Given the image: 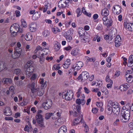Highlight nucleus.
Listing matches in <instances>:
<instances>
[{"label":"nucleus","instance_id":"obj_19","mask_svg":"<svg viewBox=\"0 0 133 133\" xmlns=\"http://www.w3.org/2000/svg\"><path fill=\"white\" fill-rule=\"evenodd\" d=\"M4 114L6 116H10L11 115L12 112L10 108L7 107L4 110Z\"/></svg>","mask_w":133,"mask_h":133},{"label":"nucleus","instance_id":"obj_18","mask_svg":"<svg viewBox=\"0 0 133 133\" xmlns=\"http://www.w3.org/2000/svg\"><path fill=\"white\" fill-rule=\"evenodd\" d=\"M79 50L78 48L73 49L71 51V54L73 56H76L79 54Z\"/></svg>","mask_w":133,"mask_h":133},{"label":"nucleus","instance_id":"obj_31","mask_svg":"<svg viewBox=\"0 0 133 133\" xmlns=\"http://www.w3.org/2000/svg\"><path fill=\"white\" fill-rule=\"evenodd\" d=\"M40 17L39 14L38 12H36L32 16V18L34 20H36L37 19Z\"/></svg>","mask_w":133,"mask_h":133},{"label":"nucleus","instance_id":"obj_15","mask_svg":"<svg viewBox=\"0 0 133 133\" xmlns=\"http://www.w3.org/2000/svg\"><path fill=\"white\" fill-rule=\"evenodd\" d=\"M30 31L31 32H34L37 29L36 24L35 23H32L29 25Z\"/></svg>","mask_w":133,"mask_h":133},{"label":"nucleus","instance_id":"obj_37","mask_svg":"<svg viewBox=\"0 0 133 133\" xmlns=\"http://www.w3.org/2000/svg\"><path fill=\"white\" fill-rule=\"evenodd\" d=\"M53 114L52 113H47L45 114V118L46 119H50Z\"/></svg>","mask_w":133,"mask_h":133},{"label":"nucleus","instance_id":"obj_53","mask_svg":"<svg viewBox=\"0 0 133 133\" xmlns=\"http://www.w3.org/2000/svg\"><path fill=\"white\" fill-rule=\"evenodd\" d=\"M21 70L19 69H16L14 70V73L16 75H18L20 73L21 74Z\"/></svg>","mask_w":133,"mask_h":133},{"label":"nucleus","instance_id":"obj_55","mask_svg":"<svg viewBox=\"0 0 133 133\" xmlns=\"http://www.w3.org/2000/svg\"><path fill=\"white\" fill-rule=\"evenodd\" d=\"M22 25L23 27H25L26 26V22L24 20H21Z\"/></svg>","mask_w":133,"mask_h":133},{"label":"nucleus","instance_id":"obj_44","mask_svg":"<svg viewBox=\"0 0 133 133\" xmlns=\"http://www.w3.org/2000/svg\"><path fill=\"white\" fill-rule=\"evenodd\" d=\"M37 76V75L35 74H33L30 78V80L32 81L35 80L36 79Z\"/></svg>","mask_w":133,"mask_h":133},{"label":"nucleus","instance_id":"obj_63","mask_svg":"<svg viewBox=\"0 0 133 133\" xmlns=\"http://www.w3.org/2000/svg\"><path fill=\"white\" fill-rule=\"evenodd\" d=\"M43 112L41 110H38L37 111V114L36 115H42L41 114H42Z\"/></svg>","mask_w":133,"mask_h":133},{"label":"nucleus","instance_id":"obj_47","mask_svg":"<svg viewBox=\"0 0 133 133\" xmlns=\"http://www.w3.org/2000/svg\"><path fill=\"white\" fill-rule=\"evenodd\" d=\"M76 66L79 67V68H81L83 65V63L82 62L79 61L76 64Z\"/></svg>","mask_w":133,"mask_h":133},{"label":"nucleus","instance_id":"obj_4","mask_svg":"<svg viewBox=\"0 0 133 133\" xmlns=\"http://www.w3.org/2000/svg\"><path fill=\"white\" fill-rule=\"evenodd\" d=\"M19 25L17 24H14L12 25L10 28V32L12 34V36H14L16 35L18 29Z\"/></svg>","mask_w":133,"mask_h":133},{"label":"nucleus","instance_id":"obj_51","mask_svg":"<svg viewBox=\"0 0 133 133\" xmlns=\"http://www.w3.org/2000/svg\"><path fill=\"white\" fill-rule=\"evenodd\" d=\"M32 72L28 71L27 70H26V73L27 77L28 78L30 76H31L32 74Z\"/></svg>","mask_w":133,"mask_h":133},{"label":"nucleus","instance_id":"obj_2","mask_svg":"<svg viewBox=\"0 0 133 133\" xmlns=\"http://www.w3.org/2000/svg\"><path fill=\"white\" fill-rule=\"evenodd\" d=\"M64 94H63L62 97L63 99L64 98L67 101H70L72 98L74 94L72 91L71 90H68L67 92Z\"/></svg>","mask_w":133,"mask_h":133},{"label":"nucleus","instance_id":"obj_29","mask_svg":"<svg viewBox=\"0 0 133 133\" xmlns=\"http://www.w3.org/2000/svg\"><path fill=\"white\" fill-rule=\"evenodd\" d=\"M64 36L67 41L68 42H70L72 39V37L69 34L65 33Z\"/></svg>","mask_w":133,"mask_h":133},{"label":"nucleus","instance_id":"obj_8","mask_svg":"<svg viewBox=\"0 0 133 133\" xmlns=\"http://www.w3.org/2000/svg\"><path fill=\"white\" fill-rule=\"evenodd\" d=\"M52 102L51 100H48L47 102L42 104V105L44 109L46 110L49 109L51 107Z\"/></svg>","mask_w":133,"mask_h":133},{"label":"nucleus","instance_id":"obj_56","mask_svg":"<svg viewBox=\"0 0 133 133\" xmlns=\"http://www.w3.org/2000/svg\"><path fill=\"white\" fill-rule=\"evenodd\" d=\"M60 68V66H56V65H54L52 69L54 70H58Z\"/></svg>","mask_w":133,"mask_h":133},{"label":"nucleus","instance_id":"obj_60","mask_svg":"<svg viewBox=\"0 0 133 133\" xmlns=\"http://www.w3.org/2000/svg\"><path fill=\"white\" fill-rule=\"evenodd\" d=\"M70 60L69 59H67L66 61H65L64 63L65 64L68 65L69 66L70 64Z\"/></svg>","mask_w":133,"mask_h":133},{"label":"nucleus","instance_id":"obj_30","mask_svg":"<svg viewBox=\"0 0 133 133\" xmlns=\"http://www.w3.org/2000/svg\"><path fill=\"white\" fill-rule=\"evenodd\" d=\"M54 48L56 51H58L60 48V45L58 42H56V43L54 45Z\"/></svg>","mask_w":133,"mask_h":133},{"label":"nucleus","instance_id":"obj_38","mask_svg":"<svg viewBox=\"0 0 133 133\" xmlns=\"http://www.w3.org/2000/svg\"><path fill=\"white\" fill-rule=\"evenodd\" d=\"M76 12L77 14V16L78 17L81 15L82 14V12L81 11V10L80 8H78L76 10Z\"/></svg>","mask_w":133,"mask_h":133},{"label":"nucleus","instance_id":"obj_12","mask_svg":"<svg viewBox=\"0 0 133 133\" xmlns=\"http://www.w3.org/2000/svg\"><path fill=\"white\" fill-rule=\"evenodd\" d=\"M8 66L5 62L3 61H0V72L4 69H8Z\"/></svg>","mask_w":133,"mask_h":133},{"label":"nucleus","instance_id":"obj_43","mask_svg":"<svg viewBox=\"0 0 133 133\" xmlns=\"http://www.w3.org/2000/svg\"><path fill=\"white\" fill-rule=\"evenodd\" d=\"M39 50H42V49L40 46L38 45L36 47V49L34 51V54H36Z\"/></svg>","mask_w":133,"mask_h":133},{"label":"nucleus","instance_id":"obj_62","mask_svg":"<svg viewBox=\"0 0 133 133\" xmlns=\"http://www.w3.org/2000/svg\"><path fill=\"white\" fill-rule=\"evenodd\" d=\"M97 109L95 108H93L92 110V112L94 114L96 113L97 112Z\"/></svg>","mask_w":133,"mask_h":133},{"label":"nucleus","instance_id":"obj_21","mask_svg":"<svg viewBox=\"0 0 133 133\" xmlns=\"http://www.w3.org/2000/svg\"><path fill=\"white\" fill-rule=\"evenodd\" d=\"M128 65L130 67L133 65V55H131L129 57Z\"/></svg>","mask_w":133,"mask_h":133},{"label":"nucleus","instance_id":"obj_5","mask_svg":"<svg viewBox=\"0 0 133 133\" xmlns=\"http://www.w3.org/2000/svg\"><path fill=\"white\" fill-rule=\"evenodd\" d=\"M36 118L38 125L41 127H44L43 119V118L42 115H36Z\"/></svg>","mask_w":133,"mask_h":133},{"label":"nucleus","instance_id":"obj_64","mask_svg":"<svg viewBox=\"0 0 133 133\" xmlns=\"http://www.w3.org/2000/svg\"><path fill=\"white\" fill-rule=\"evenodd\" d=\"M110 83L108 84L107 85V87L108 88H111L112 87V84L113 82L112 83L111 82H110Z\"/></svg>","mask_w":133,"mask_h":133},{"label":"nucleus","instance_id":"obj_42","mask_svg":"<svg viewBox=\"0 0 133 133\" xmlns=\"http://www.w3.org/2000/svg\"><path fill=\"white\" fill-rule=\"evenodd\" d=\"M25 68H26V70L28 71H30L32 72L34 70V68L32 66H30Z\"/></svg>","mask_w":133,"mask_h":133},{"label":"nucleus","instance_id":"obj_57","mask_svg":"<svg viewBox=\"0 0 133 133\" xmlns=\"http://www.w3.org/2000/svg\"><path fill=\"white\" fill-rule=\"evenodd\" d=\"M27 104V103L26 102L25 100L23 99V102L20 103V105L22 106H25Z\"/></svg>","mask_w":133,"mask_h":133},{"label":"nucleus","instance_id":"obj_48","mask_svg":"<svg viewBox=\"0 0 133 133\" xmlns=\"http://www.w3.org/2000/svg\"><path fill=\"white\" fill-rule=\"evenodd\" d=\"M74 32L73 30L72 29L70 28L69 30H68V31L65 33H66L67 34H69L70 35H72Z\"/></svg>","mask_w":133,"mask_h":133},{"label":"nucleus","instance_id":"obj_28","mask_svg":"<svg viewBox=\"0 0 133 133\" xmlns=\"http://www.w3.org/2000/svg\"><path fill=\"white\" fill-rule=\"evenodd\" d=\"M4 83L5 84H8L11 83L12 82V81L11 78H5L4 79Z\"/></svg>","mask_w":133,"mask_h":133},{"label":"nucleus","instance_id":"obj_41","mask_svg":"<svg viewBox=\"0 0 133 133\" xmlns=\"http://www.w3.org/2000/svg\"><path fill=\"white\" fill-rule=\"evenodd\" d=\"M82 96V98H81V104L82 105H84L85 102V101L84 100L85 96L84 94H82L81 95Z\"/></svg>","mask_w":133,"mask_h":133},{"label":"nucleus","instance_id":"obj_17","mask_svg":"<svg viewBox=\"0 0 133 133\" xmlns=\"http://www.w3.org/2000/svg\"><path fill=\"white\" fill-rule=\"evenodd\" d=\"M109 11L108 8H105L101 11V15L102 16H108L109 14Z\"/></svg>","mask_w":133,"mask_h":133},{"label":"nucleus","instance_id":"obj_61","mask_svg":"<svg viewBox=\"0 0 133 133\" xmlns=\"http://www.w3.org/2000/svg\"><path fill=\"white\" fill-rule=\"evenodd\" d=\"M81 99L78 98L76 100V104H78V105H80V104H81Z\"/></svg>","mask_w":133,"mask_h":133},{"label":"nucleus","instance_id":"obj_58","mask_svg":"<svg viewBox=\"0 0 133 133\" xmlns=\"http://www.w3.org/2000/svg\"><path fill=\"white\" fill-rule=\"evenodd\" d=\"M15 14L16 17H19L21 15L20 12L18 10H16L15 12Z\"/></svg>","mask_w":133,"mask_h":133},{"label":"nucleus","instance_id":"obj_33","mask_svg":"<svg viewBox=\"0 0 133 133\" xmlns=\"http://www.w3.org/2000/svg\"><path fill=\"white\" fill-rule=\"evenodd\" d=\"M50 32L47 30H44L43 32V35L45 37H46L49 35Z\"/></svg>","mask_w":133,"mask_h":133},{"label":"nucleus","instance_id":"obj_24","mask_svg":"<svg viewBox=\"0 0 133 133\" xmlns=\"http://www.w3.org/2000/svg\"><path fill=\"white\" fill-rule=\"evenodd\" d=\"M82 75V79L86 80L89 76V73L86 71H84L81 74Z\"/></svg>","mask_w":133,"mask_h":133},{"label":"nucleus","instance_id":"obj_7","mask_svg":"<svg viewBox=\"0 0 133 133\" xmlns=\"http://www.w3.org/2000/svg\"><path fill=\"white\" fill-rule=\"evenodd\" d=\"M74 115L75 116H78L80 112L81 106L79 105H75L73 107Z\"/></svg>","mask_w":133,"mask_h":133},{"label":"nucleus","instance_id":"obj_46","mask_svg":"<svg viewBox=\"0 0 133 133\" xmlns=\"http://www.w3.org/2000/svg\"><path fill=\"white\" fill-rule=\"evenodd\" d=\"M82 11L83 12V13L85 14L86 15L89 17L91 16V14H89L88 13H87L86 11L85 10V9L84 7H83L82 8Z\"/></svg>","mask_w":133,"mask_h":133},{"label":"nucleus","instance_id":"obj_39","mask_svg":"<svg viewBox=\"0 0 133 133\" xmlns=\"http://www.w3.org/2000/svg\"><path fill=\"white\" fill-rule=\"evenodd\" d=\"M81 121L82 122V121H80L79 119H76L74 120L73 121V124L74 125H76L78 124Z\"/></svg>","mask_w":133,"mask_h":133},{"label":"nucleus","instance_id":"obj_35","mask_svg":"<svg viewBox=\"0 0 133 133\" xmlns=\"http://www.w3.org/2000/svg\"><path fill=\"white\" fill-rule=\"evenodd\" d=\"M31 36V35L27 34L25 36V39L27 41L31 40L32 39Z\"/></svg>","mask_w":133,"mask_h":133},{"label":"nucleus","instance_id":"obj_36","mask_svg":"<svg viewBox=\"0 0 133 133\" xmlns=\"http://www.w3.org/2000/svg\"><path fill=\"white\" fill-rule=\"evenodd\" d=\"M78 34L79 35V36H86V35L88 34L87 33L86 31H84V32L83 33L82 32V30H81L78 31Z\"/></svg>","mask_w":133,"mask_h":133},{"label":"nucleus","instance_id":"obj_49","mask_svg":"<svg viewBox=\"0 0 133 133\" xmlns=\"http://www.w3.org/2000/svg\"><path fill=\"white\" fill-rule=\"evenodd\" d=\"M105 80L107 82H111L112 83V81L110 77V76L109 75H107L106 77L105 78Z\"/></svg>","mask_w":133,"mask_h":133},{"label":"nucleus","instance_id":"obj_23","mask_svg":"<svg viewBox=\"0 0 133 133\" xmlns=\"http://www.w3.org/2000/svg\"><path fill=\"white\" fill-rule=\"evenodd\" d=\"M66 127L65 125H63L59 129L58 133H66Z\"/></svg>","mask_w":133,"mask_h":133},{"label":"nucleus","instance_id":"obj_11","mask_svg":"<svg viewBox=\"0 0 133 133\" xmlns=\"http://www.w3.org/2000/svg\"><path fill=\"white\" fill-rule=\"evenodd\" d=\"M35 83L32 82L29 85V87L32 93L36 92L38 90V88H35Z\"/></svg>","mask_w":133,"mask_h":133},{"label":"nucleus","instance_id":"obj_10","mask_svg":"<svg viewBox=\"0 0 133 133\" xmlns=\"http://www.w3.org/2000/svg\"><path fill=\"white\" fill-rule=\"evenodd\" d=\"M130 73V71L129 70H127L126 72L125 77L127 81L129 83H131L133 81V78L131 75H129Z\"/></svg>","mask_w":133,"mask_h":133},{"label":"nucleus","instance_id":"obj_13","mask_svg":"<svg viewBox=\"0 0 133 133\" xmlns=\"http://www.w3.org/2000/svg\"><path fill=\"white\" fill-rule=\"evenodd\" d=\"M129 87V84L126 83L121 85L119 87V89L121 91H125L128 89Z\"/></svg>","mask_w":133,"mask_h":133},{"label":"nucleus","instance_id":"obj_6","mask_svg":"<svg viewBox=\"0 0 133 133\" xmlns=\"http://www.w3.org/2000/svg\"><path fill=\"white\" fill-rule=\"evenodd\" d=\"M17 48L18 49H15L14 54L12 55L13 58L15 59L19 58L21 54L22 49L18 48Z\"/></svg>","mask_w":133,"mask_h":133},{"label":"nucleus","instance_id":"obj_1","mask_svg":"<svg viewBox=\"0 0 133 133\" xmlns=\"http://www.w3.org/2000/svg\"><path fill=\"white\" fill-rule=\"evenodd\" d=\"M121 112V115L120 117L121 121L123 123H125L128 122L129 119L130 111H122Z\"/></svg>","mask_w":133,"mask_h":133},{"label":"nucleus","instance_id":"obj_25","mask_svg":"<svg viewBox=\"0 0 133 133\" xmlns=\"http://www.w3.org/2000/svg\"><path fill=\"white\" fill-rule=\"evenodd\" d=\"M117 105V104H116L115 102L111 101H109L108 104V106L110 107H111L112 108L115 107Z\"/></svg>","mask_w":133,"mask_h":133},{"label":"nucleus","instance_id":"obj_52","mask_svg":"<svg viewBox=\"0 0 133 133\" xmlns=\"http://www.w3.org/2000/svg\"><path fill=\"white\" fill-rule=\"evenodd\" d=\"M49 4V3H47L45 4V7L44 8V9L43 10V12H45L46 11L47 9L48 6V5Z\"/></svg>","mask_w":133,"mask_h":133},{"label":"nucleus","instance_id":"obj_40","mask_svg":"<svg viewBox=\"0 0 133 133\" xmlns=\"http://www.w3.org/2000/svg\"><path fill=\"white\" fill-rule=\"evenodd\" d=\"M83 126L85 128L84 131L85 132H87L89 130V128L86 123H84L83 124Z\"/></svg>","mask_w":133,"mask_h":133},{"label":"nucleus","instance_id":"obj_54","mask_svg":"<svg viewBox=\"0 0 133 133\" xmlns=\"http://www.w3.org/2000/svg\"><path fill=\"white\" fill-rule=\"evenodd\" d=\"M119 120L118 119H116L115 121L113 123V125L114 126H117V125H118L119 124Z\"/></svg>","mask_w":133,"mask_h":133},{"label":"nucleus","instance_id":"obj_45","mask_svg":"<svg viewBox=\"0 0 133 133\" xmlns=\"http://www.w3.org/2000/svg\"><path fill=\"white\" fill-rule=\"evenodd\" d=\"M125 107L126 109V111H130V110L129 109H130V110H131V107L130 106V104L128 103H127Z\"/></svg>","mask_w":133,"mask_h":133},{"label":"nucleus","instance_id":"obj_26","mask_svg":"<svg viewBox=\"0 0 133 133\" xmlns=\"http://www.w3.org/2000/svg\"><path fill=\"white\" fill-rule=\"evenodd\" d=\"M131 23L126 22L124 23V26L125 28L128 29L129 30V29L130 28V27L131 26Z\"/></svg>","mask_w":133,"mask_h":133},{"label":"nucleus","instance_id":"obj_16","mask_svg":"<svg viewBox=\"0 0 133 133\" xmlns=\"http://www.w3.org/2000/svg\"><path fill=\"white\" fill-rule=\"evenodd\" d=\"M112 109V111L116 115H118L119 114L120 112V109L118 105L113 108Z\"/></svg>","mask_w":133,"mask_h":133},{"label":"nucleus","instance_id":"obj_59","mask_svg":"<svg viewBox=\"0 0 133 133\" xmlns=\"http://www.w3.org/2000/svg\"><path fill=\"white\" fill-rule=\"evenodd\" d=\"M96 29L98 30H101L102 29V26L101 24L98 25L96 28Z\"/></svg>","mask_w":133,"mask_h":133},{"label":"nucleus","instance_id":"obj_22","mask_svg":"<svg viewBox=\"0 0 133 133\" xmlns=\"http://www.w3.org/2000/svg\"><path fill=\"white\" fill-rule=\"evenodd\" d=\"M112 23V21L111 19H108L106 21L103 22V24L107 26V27L108 28L111 26Z\"/></svg>","mask_w":133,"mask_h":133},{"label":"nucleus","instance_id":"obj_27","mask_svg":"<svg viewBox=\"0 0 133 133\" xmlns=\"http://www.w3.org/2000/svg\"><path fill=\"white\" fill-rule=\"evenodd\" d=\"M62 112V110L59 108L56 109L55 111L54 112L55 113H56V114L57 115V116L58 117L61 116Z\"/></svg>","mask_w":133,"mask_h":133},{"label":"nucleus","instance_id":"obj_32","mask_svg":"<svg viewBox=\"0 0 133 133\" xmlns=\"http://www.w3.org/2000/svg\"><path fill=\"white\" fill-rule=\"evenodd\" d=\"M101 91L104 94L108 95L109 94L108 91L105 87H102L101 89Z\"/></svg>","mask_w":133,"mask_h":133},{"label":"nucleus","instance_id":"obj_14","mask_svg":"<svg viewBox=\"0 0 133 133\" xmlns=\"http://www.w3.org/2000/svg\"><path fill=\"white\" fill-rule=\"evenodd\" d=\"M121 38L119 35H117L116 37L115 40V46L118 47L120 45V42L121 41Z\"/></svg>","mask_w":133,"mask_h":133},{"label":"nucleus","instance_id":"obj_20","mask_svg":"<svg viewBox=\"0 0 133 133\" xmlns=\"http://www.w3.org/2000/svg\"><path fill=\"white\" fill-rule=\"evenodd\" d=\"M64 122V119L63 118H61L55 121V124L58 125H60L63 124Z\"/></svg>","mask_w":133,"mask_h":133},{"label":"nucleus","instance_id":"obj_50","mask_svg":"<svg viewBox=\"0 0 133 133\" xmlns=\"http://www.w3.org/2000/svg\"><path fill=\"white\" fill-rule=\"evenodd\" d=\"M32 64V62H31V61H29L27 62V64L25 65V68L30 66H32L31 65Z\"/></svg>","mask_w":133,"mask_h":133},{"label":"nucleus","instance_id":"obj_9","mask_svg":"<svg viewBox=\"0 0 133 133\" xmlns=\"http://www.w3.org/2000/svg\"><path fill=\"white\" fill-rule=\"evenodd\" d=\"M121 8L118 5H115L113 8L112 11L114 14L118 15L121 12Z\"/></svg>","mask_w":133,"mask_h":133},{"label":"nucleus","instance_id":"obj_3","mask_svg":"<svg viewBox=\"0 0 133 133\" xmlns=\"http://www.w3.org/2000/svg\"><path fill=\"white\" fill-rule=\"evenodd\" d=\"M72 0H60L58 3V6L60 8H65L69 5V3Z\"/></svg>","mask_w":133,"mask_h":133},{"label":"nucleus","instance_id":"obj_34","mask_svg":"<svg viewBox=\"0 0 133 133\" xmlns=\"http://www.w3.org/2000/svg\"><path fill=\"white\" fill-rule=\"evenodd\" d=\"M44 93V90L41 89L39 90L37 92V95L39 96H42Z\"/></svg>","mask_w":133,"mask_h":133}]
</instances>
